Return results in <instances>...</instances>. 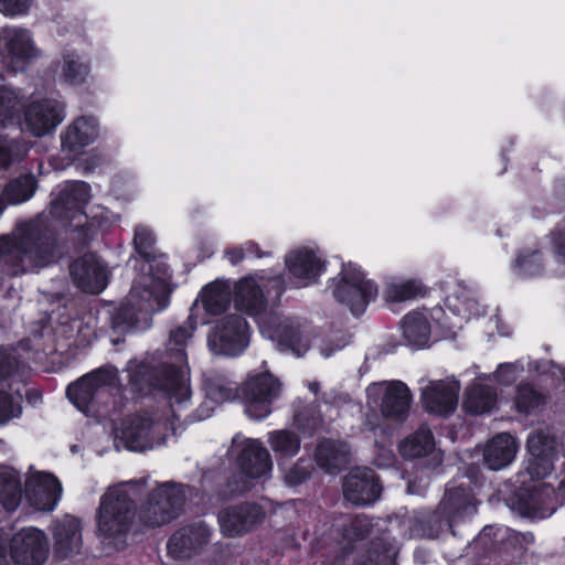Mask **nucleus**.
Returning <instances> with one entry per match:
<instances>
[{"label": "nucleus", "instance_id": "nucleus-1", "mask_svg": "<svg viewBox=\"0 0 565 565\" xmlns=\"http://www.w3.org/2000/svg\"><path fill=\"white\" fill-rule=\"evenodd\" d=\"M196 322L190 316L186 322L170 331L167 343V353L170 361H162L156 365L148 362L128 364V384L131 392L141 396L161 395L179 419L175 411L185 408L191 398V388L185 383L182 366L186 364V342L192 337Z\"/></svg>", "mask_w": 565, "mask_h": 565}, {"label": "nucleus", "instance_id": "nucleus-2", "mask_svg": "<svg viewBox=\"0 0 565 565\" xmlns=\"http://www.w3.org/2000/svg\"><path fill=\"white\" fill-rule=\"evenodd\" d=\"M60 248V231L50 215L40 213L18 223L12 235L0 236V286L53 264Z\"/></svg>", "mask_w": 565, "mask_h": 565}, {"label": "nucleus", "instance_id": "nucleus-3", "mask_svg": "<svg viewBox=\"0 0 565 565\" xmlns=\"http://www.w3.org/2000/svg\"><path fill=\"white\" fill-rule=\"evenodd\" d=\"M90 199V186L85 181H66L50 203L51 216L68 220L67 235L75 247H87L90 242L109 226L107 216H88L85 206Z\"/></svg>", "mask_w": 565, "mask_h": 565}, {"label": "nucleus", "instance_id": "nucleus-4", "mask_svg": "<svg viewBox=\"0 0 565 565\" xmlns=\"http://www.w3.org/2000/svg\"><path fill=\"white\" fill-rule=\"evenodd\" d=\"M136 515V502L126 491L111 490L105 493L96 515L98 537L115 546H126Z\"/></svg>", "mask_w": 565, "mask_h": 565}, {"label": "nucleus", "instance_id": "nucleus-5", "mask_svg": "<svg viewBox=\"0 0 565 565\" xmlns=\"http://www.w3.org/2000/svg\"><path fill=\"white\" fill-rule=\"evenodd\" d=\"M190 486L166 481L151 490L140 507L138 519L141 525L156 529L177 520L184 511Z\"/></svg>", "mask_w": 565, "mask_h": 565}, {"label": "nucleus", "instance_id": "nucleus-6", "mask_svg": "<svg viewBox=\"0 0 565 565\" xmlns=\"http://www.w3.org/2000/svg\"><path fill=\"white\" fill-rule=\"evenodd\" d=\"M328 288L337 302L348 307L355 317L362 316L379 294L375 281L366 279L362 268L351 262L342 264L341 271L328 280Z\"/></svg>", "mask_w": 565, "mask_h": 565}, {"label": "nucleus", "instance_id": "nucleus-7", "mask_svg": "<svg viewBox=\"0 0 565 565\" xmlns=\"http://www.w3.org/2000/svg\"><path fill=\"white\" fill-rule=\"evenodd\" d=\"M117 377L115 367H98L68 384L66 396L82 413H99L111 399L107 387L114 386Z\"/></svg>", "mask_w": 565, "mask_h": 565}, {"label": "nucleus", "instance_id": "nucleus-8", "mask_svg": "<svg viewBox=\"0 0 565 565\" xmlns=\"http://www.w3.org/2000/svg\"><path fill=\"white\" fill-rule=\"evenodd\" d=\"M482 487V475L471 466L466 476L451 479L439 505L458 524L477 512V490Z\"/></svg>", "mask_w": 565, "mask_h": 565}, {"label": "nucleus", "instance_id": "nucleus-9", "mask_svg": "<svg viewBox=\"0 0 565 565\" xmlns=\"http://www.w3.org/2000/svg\"><path fill=\"white\" fill-rule=\"evenodd\" d=\"M250 327L237 313L218 319L207 334V345L212 353L224 356H239L248 348Z\"/></svg>", "mask_w": 565, "mask_h": 565}, {"label": "nucleus", "instance_id": "nucleus-10", "mask_svg": "<svg viewBox=\"0 0 565 565\" xmlns=\"http://www.w3.org/2000/svg\"><path fill=\"white\" fill-rule=\"evenodd\" d=\"M264 507L255 501H243L222 508L217 513L220 532L224 537H243L256 531L265 521Z\"/></svg>", "mask_w": 565, "mask_h": 565}, {"label": "nucleus", "instance_id": "nucleus-11", "mask_svg": "<svg viewBox=\"0 0 565 565\" xmlns=\"http://www.w3.org/2000/svg\"><path fill=\"white\" fill-rule=\"evenodd\" d=\"M279 390V381L269 372L248 376L242 386L246 415L256 420L265 419L271 413V405Z\"/></svg>", "mask_w": 565, "mask_h": 565}, {"label": "nucleus", "instance_id": "nucleus-12", "mask_svg": "<svg viewBox=\"0 0 565 565\" xmlns=\"http://www.w3.org/2000/svg\"><path fill=\"white\" fill-rule=\"evenodd\" d=\"M504 502L523 518L545 519L556 511L554 488L550 486L518 487L504 498Z\"/></svg>", "mask_w": 565, "mask_h": 565}, {"label": "nucleus", "instance_id": "nucleus-13", "mask_svg": "<svg viewBox=\"0 0 565 565\" xmlns=\"http://www.w3.org/2000/svg\"><path fill=\"white\" fill-rule=\"evenodd\" d=\"M285 266L291 284L300 289L318 284L327 271L328 262L313 249L300 247L286 255Z\"/></svg>", "mask_w": 565, "mask_h": 565}, {"label": "nucleus", "instance_id": "nucleus-14", "mask_svg": "<svg viewBox=\"0 0 565 565\" xmlns=\"http://www.w3.org/2000/svg\"><path fill=\"white\" fill-rule=\"evenodd\" d=\"M10 556L18 565H41L49 557L45 533L34 526L19 530L10 539Z\"/></svg>", "mask_w": 565, "mask_h": 565}, {"label": "nucleus", "instance_id": "nucleus-15", "mask_svg": "<svg viewBox=\"0 0 565 565\" xmlns=\"http://www.w3.org/2000/svg\"><path fill=\"white\" fill-rule=\"evenodd\" d=\"M382 490L380 477L369 467H353L343 478V497L354 505L365 507L374 503Z\"/></svg>", "mask_w": 565, "mask_h": 565}, {"label": "nucleus", "instance_id": "nucleus-16", "mask_svg": "<svg viewBox=\"0 0 565 565\" xmlns=\"http://www.w3.org/2000/svg\"><path fill=\"white\" fill-rule=\"evenodd\" d=\"M73 284L84 292L97 295L108 284L107 268L95 253H86L70 265Z\"/></svg>", "mask_w": 565, "mask_h": 565}, {"label": "nucleus", "instance_id": "nucleus-17", "mask_svg": "<svg viewBox=\"0 0 565 565\" xmlns=\"http://www.w3.org/2000/svg\"><path fill=\"white\" fill-rule=\"evenodd\" d=\"M212 531L204 522L192 523L175 531L168 540V554L175 559H188L209 542Z\"/></svg>", "mask_w": 565, "mask_h": 565}, {"label": "nucleus", "instance_id": "nucleus-18", "mask_svg": "<svg viewBox=\"0 0 565 565\" xmlns=\"http://www.w3.org/2000/svg\"><path fill=\"white\" fill-rule=\"evenodd\" d=\"M25 129L35 137L53 131L63 120V107L55 99H40L30 103L23 114Z\"/></svg>", "mask_w": 565, "mask_h": 565}, {"label": "nucleus", "instance_id": "nucleus-19", "mask_svg": "<svg viewBox=\"0 0 565 565\" xmlns=\"http://www.w3.org/2000/svg\"><path fill=\"white\" fill-rule=\"evenodd\" d=\"M460 383L457 380H439L430 382L422 391V405L429 414L448 416L458 406Z\"/></svg>", "mask_w": 565, "mask_h": 565}, {"label": "nucleus", "instance_id": "nucleus-20", "mask_svg": "<svg viewBox=\"0 0 565 565\" xmlns=\"http://www.w3.org/2000/svg\"><path fill=\"white\" fill-rule=\"evenodd\" d=\"M62 492V484L51 472L40 471L25 481V497L31 507L39 511H53Z\"/></svg>", "mask_w": 565, "mask_h": 565}, {"label": "nucleus", "instance_id": "nucleus-21", "mask_svg": "<svg viewBox=\"0 0 565 565\" xmlns=\"http://www.w3.org/2000/svg\"><path fill=\"white\" fill-rule=\"evenodd\" d=\"M4 51L7 66L14 73L25 71L36 57V47L31 32L24 29H13L6 32Z\"/></svg>", "mask_w": 565, "mask_h": 565}, {"label": "nucleus", "instance_id": "nucleus-22", "mask_svg": "<svg viewBox=\"0 0 565 565\" xmlns=\"http://www.w3.org/2000/svg\"><path fill=\"white\" fill-rule=\"evenodd\" d=\"M99 125L95 117L79 116L61 135V146L64 152L76 158L98 137Z\"/></svg>", "mask_w": 565, "mask_h": 565}, {"label": "nucleus", "instance_id": "nucleus-23", "mask_svg": "<svg viewBox=\"0 0 565 565\" xmlns=\"http://www.w3.org/2000/svg\"><path fill=\"white\" fill-rule=\"evenodd\" d=\"M233 302L237 311L252 318L264 315L268 307V299L256 279L248 275L234 285Z\"/></svg>", "mask_w": 565, "mask_h": 565}, {"label": "nucleus", "instance_id": "nucleus-24", "mask_svg": "<svg viewBox=\"0 0 565 565\" xmlns=\"http://www.w3.org/2000/svg\"><path fill=\"white\" fill-rule=\"evenodd\" d=\"M239 473L248 479L267 475L273 462L268 450L257 439H247L235 459Z\"/></svg>", "mask_w": 565, "mask_h": 565}, {"label": "nucleus", "instance_id": "nucleus-25", "mask_svg": "<svg viewBox=\"0 0 565 565\" xmlns=\"http://www.w3.org/2000/svg\"><path fill=\"white\" fill-rule=\"evenodd\" d=\"M54 554L58 559H67L78 553L82 546V522L78 518L66 515L57 520L53 527Z\"/></svg>", "mask_w": 565, "mask_h": 565}, {"label": "nucleus", "instance_id": "nucleus-26", "mask_svg": "<svg viewBox=\"0 0 565 565\" xmlns=\"http://www.w3.org/2000/svg\"><path fill=\"white\" fill-rule=\"evenodd\" d=\"M153 426L151 417L132 415L122 419L120 439L130 451H143L153 446Z\"/></svg>", "mask_w": 565, "mask_h": 565}, {"label": "nucleus", "instance_id": "nucleus-27", "mask_svg": "<svg viewBox=\"0 0 565 565\" xmlns=\"http://www.w3.org/2000/svg\"><path fill=\"white\" fill-rule=\"evenodd\" d=\"M313 457L321 470L334 473L348 466L351 449L347 441L323 437L317 443Z\"/></svg>", "mask_w": 565, "mask_h": 565}, {"label": "nucleus", "instance_id": "nucleus-28", "mask_svg": "<svg viewBox=\"0 0 565 565\" xmlns=\"http://www.w3.org/2000/svg\"><path fill=\"white\" fill-rule=\"evenodd\" d=\"M107 313L110 329L119 335L143 331L150 327L147 313L130 302L111 306Z\"/></svg>", "mask_w": 565, "mask_h": 565}, {"label": "nucleus", "instance_id": "nucleus-29", "mask_svg": "<svg viewBox=\"0 0 565 565\" xmlns=\"http://www.w3.org/2000/svg\"><path fill=\"white\" fill-rule=\"evenodd\" d=\"M413 396L402 381H393L386 387L380 405L384 418L404 422L408 415Z\"/></svg>", "mask_w": 565, "mask_h": 565}, {"label": "nucleus", "instance_id": "nucleus-30", "mask_svg": "<svg viewBox=\"0 0 565 565\" xmlns=\"http://www.w3.org/2000/svg\"><path fill=\"white\" fill-rule=\"evenodd\" d=\"M30 366L13 348L0 345V384L10 382L8 388L18 397H22L20 390L13 388V383L26 384Z\"/></svg>", "mask_w": 565, "mask_h": 565}, {"label": "nucleus", "instance_id": "nucleus-31", "mask_svg": "<svg viewBox=\"0 0 565 565\" xmlns=\"http://www.w3.org/2000/svg\"><path fill=\"white\" fill-rule=\"evenodd\" d=\"M140 271L142 275L135 285H140L149 296L152 295L153 288L164 287L171 278L167 256L158 252L142 260Z\"/></svg>", "mask_w": 565, "mask_h": 565}, {"label": "nucleus", "instance_id": "nucleus-32", "mask_svg": "<svg viewBox=\"0 0 565 565\" xmlns=\"http://www.w3.org/2000/svg\"><path fill=\"white\" fill-rule=\"evenodd\" d=\"M403 339L413 349H424L428 345L431 326L428 318L418 311L406 313L401 321Z\"/></svg>", "mask_w": 565, "mask_h": 565}, {"label": "nucleus", "instance_id": "nucleus-33", "mask_svg": "<svg viewBox=\"0 0 565 565\" xmlns=\"http://www.w3.org/2000/svg\"><path fill=\"white\" fill-rule=\"evenodd\" d=\"M415 529L420 532L422 536L427 539H438L443 533L450 532L457 535L455 526L457 525L448 513L438 507L435 510L425 511L416 515Z\"/></svg>", "mask_w": 565, "mask_h": 565}, {"label": "nucleus", "instance_id": "nucleus-34", "mask_svg": "<svg viewBox=\"0 0 565 565\" xmlns=\"http://www.w3.org/2000/svg\"><path fill=\"white\" fill-rule=\"evenodd\" d=\"M516 452L515 439L509 433L495 435L484 449V462L491 470H499L511 463Z\"/></svg>", "mask_w": 565, "mask_h": 565}, {"label": "nucleus", "instance_id": "nucleus-35", "mask_svg": "<svg viewBox=\"0 0 565 565\" xmlns=\"http://www.w3.org/2000/svg\"><path fill=\"white\" fill-rule=\"evenodd\" d=\"M38 189L39 180L33 173H20L4 184L2 200L8 205L23 204L34 196Z\"/></svg>", "mask_w": 565, "mask_h": 565}, {"label": "nucleus", "instance_id": "nucleus-36", "mask_svg": "<svg viewBox=\"0 0 565 565\" xmlns=\"http://www.w3.org/2000/svg\"><path fill=\"white\" fill-rule=\"evenodd\" d=\"M232 299L230 284L223 280H214L205 285L201 291L202 306L206 313L220 316L224 313Z\"/></svg>", "mask_w": 565, "mask_h": 565}, {"label": "nucleus", "instance_id": "nucleus-37", "mask_svg": "<svg viewBox=\"0 0 565 565\" xmlns=\"http://www.w3.org/2000/svg\"><path fill=\"white\" fill-rule=\"evenodd\" d=\"M273 339L281 350L291 351L297 356H301L309 350V343L303 337L300 326L289 320L274 327Z\"/></svg>", "mask_w": 565, "mask_h": 565}, {"label": "nucleus", "instance_id": "nucleus-38", "mask_svg": "<svg viewBox=\"0 0 565 565\" xmlns=\"http://www.w3.org/2000/svg\"><path fill=\"white\" fill-rule=\"evenodd\" d=\"M90 61L87 56L75 51L63 54L60 78L70 86H81L86 83L90 74Z\"/></svg>", "mask_w": 565, "mask_h": 565}, {"label": "nucleus", "instance_id": "nucleus-39", "mask_svg": "<svg viewBox=\"0 0 565 565\" xmlns=\"http://www.w3.org/2000/svg\"><path fill=\"white\" fill-rule=\"evenodd\" d=\"M393 543L384 537H374L366 548L356 556L355 565H397Z\"/></svg>", "mask_w": 565, "mask_h": 565}, {"label": "nucleus", "instance_id": "nucleus-40", "mask_svg": "<svg viewBox=\"0 0 565 565\" xmlns=\"http://www.w3.org/2000/svg\"><path fill=\"white\" fill-rule=\"evenodd\" d=\"M435 448V437L429 428L420 427L403 439L398 451L405 459H415L429 455Z\"/></svg>", "mask_w": 565, "mask_h": 565}, {"label": "nucleus", "instance_id": "nucleus-41", "mask_svg": "<svg viewBox=\"0 0 565 565\" xmlns=\"http://www.w3.org/2000/svg\"><path fill=\"white\" fill-rule=\"evenodd\" d=\"M429 291L430 288L427 287L423 280L409 278L387 285L384 296L387 302L399 303L418 298H426Z\"/></svg>", "mask_w": 565, "mask_h": 565}, {"label": "nucleus", "instance_id": "nucleus-42", "mask_svg": "<svg viewBox=\"0 0 565 565\" xmlns=\"http://www.w3.org/2000/svg\"><path fill=\"white\" fill-rule=\"evenodd\" d=\"M205 398L214 405L233 401L237 397L238 388L234 382L220 374L205 376L202 382Z\"/></svg>", "mask_w": 565, "mask_h": 565}, {"label": "nucleus", "instance_id": "nucleus-43", "mask_svg": "<svg viewBox=\"0 0 565 565\" xmlns=\"http://www.w3.org/2000/svg\"><path fill=\"white\" fill-rule=\"evenodd\" d=\"M294 426L306 437L323 431L326 422L319 405L311 403L296 409Z\"/></svg>", "mask_w": 565, "mask_h": 565}, {"label": "nucleus", "instance_id": "nucleus-44", "mask_svg": "<svg viewBox=\"0 0 565 565\" xmlns=\"http://www.w3.org/2000/svg\"><path fill=\"white\" fill-rule=\"evenodd\" d=\"M268 444L279 459H291L301 448V439L290 429H277L268 434Z\"/></svg>", "mask_w": 565, "mask_h": 565}, {"label": "nucleus", "instance_id": "nucleus-45", "mask_svg": "<svg viewBox=\"0 0 565 565\" xmlns=\"http://www.w3.org/2000/svg\"><path fill=\"white\" fill-rule=\"evenodd\" d=\"M546 396L530 382H520L515 390L514 406L519 414L530 415L543 407Z\"/></svg>", "mask_w": 565, "mask_h": 565}, {"label": "nucleus", "instance_id": "nucleus-46", "mask_svg": "<svg viewBox=\"0 0 565 565\" xmlns=\"http://www.w3.org/2000/svg\"><path fill=\"white\" fill-rule=\"evenodd\" d=\"M497 401V395L491 387L477 384L466 393L465 408L472 415H481L490 412Z\"/></svg>", "mask_w": 565, "mask_h": 565}, {"label": "nucleus", "instance_id": "nucleus-47", "mask_svg": "<svg viewBox=\"0 0 565 565\" xmlns=\"http://www.w3.org/2000/svg\"><path fill=\"white\" fill-rule=\"evenodd\" d=\"M372 519L365 514L349 516L338 530L339 535L347 543H355L365 540L372 532Z\"/></svg>", "mask_w": 565, "mask_h": 565}, {"label": "nucleus", "instance_id": "nucleus-48", "mask_svg": "<svg viewBox=\"0 0 565 565\" xmlns=\"http://www.w3.org/2000/svg\"><path fill=\"white\" fill-rule=\"evenodd\" d=\"M21 502V483L18 477L0 473V504L8 511L15 510Z\"/></svg>", "mask_w": 565, "mask_h": 565}, {"label": "nucleus", "instance_id": "nucleus-49", "mask_svg": "<svg viewBox=\"0 0 565 565\" xmlns=\"http://www.w3.org/2000/svg\"><path fill=\"white\" fill-rule=\"evenodd\" d=\"M515 269L524 277L541 275L544 270L542 250L539 248L521 250L515 259Z\"/></svg>", "mask_w": 565, "mask_h": 565}, {"label": "nucleus", "instance_id": "nucleus-50", "mask_svg": "<svg viewBox=\"0 0 565 565\" xmlns=\"http://www.w3.org/2000/svg\"><path fill=\"white\" fill-rule=\"evenodd\" d=\"M18 120V98L13 90L0 87V125L7 127Z\"/></svg>", "mask_w": 565, "mask_h": 565}, {"label": "nucleus", "instance_id": "nucleus-51", "mask_svg": "<svg viewBox=\"0 0 565 565\" xmlns=\"http://www.w3.org/2000/svg\"><path fill=\"white\" fill-rule=\"evenodd\" d=\"M315 470L310 458H299L285 473V482L290 487H297L311 478Z\"/></svg>", "mask_w": 565, "mask_h": 565}, {"label": "nucleus", "instance_id": "nucleus-52", "mask_svg": "<svg viewBox=\"0 0 565 565\" xmlns=\"http://www.w3.org/2000/svg\"><path fill=\"white\" fill-rule=\"evenodd\" d=\"M134 248L141 260L157 253L154 234L145 226H137L134 235Z\"/></svg>", "mask_w": 565, "mask_h": 565}, {"label": "nucleus", "instance_id": "nucleus-53", "mask_svg": "<svg viewBox=\"0 0 565 565\" xmlns=\"http://www.w3.org/2000/svg\"><path fill=\"white\" fill-rule=\"evenodd\" d=\"M556 454H543L531 456L527 466V472L532 479H544L550 476L554 469Z\"/></svg>", "mask_w": 565, "mask_h": 565}, {"label": "nucleus", "instance_id": "nucleus-54", "mask_svg": "<svg viewBox=\"0 0 565 565\" xmlns=\"http://www.w3.org/2000/svg\"><path fill=\"white\" fill-rule=\"evenodd\" d=\"M526 448L530 456L556 454L554 440L543 433L531 434L527 438Z\"/></svg>", "mask_w": 565, "mask_h": 565}, {"label": "nucleus", "instance_id": "nucleus-55", "mask_svg": "<svg viewBox=\"0 0 565 565\" xmlns=\"http://www.w3.org/2000/svg\"><path fill=\"white\" fill-rule=\"evenodd\" d=\"M548 238L556 262L565 264V224H557L548 234Z\"/></svg>", "mask_w": 565, "mask_h": 565}, {"label": "nucleus", "instance_id": "nucleus-56", "mask_svg": "<svg viewBox=\"0 0 565 565\" xmlns=\"http://www.w3.org/2000/svg\"><path fill=\"white\" fill-rule=\"evenodd\" d=\"M267 298L273 297L275 303H279L282 295L286 292V280L282 275L271 277L265 285Z\"/></svg>", "mask_w": 565, "mask_h": 565}, {"label": "nucleus", "instance_id": "nucleus-57", "mask_svg": "<svg viewBox=\"0 0 565 565\" xmlns=\"http://www.w3.org/2000/svg\"><path fill=\"white\" fill-rule=\"evenodd\" d=\"M29 7L30 0H0V12L9 17L23 14Z\"/></svg>", "mask_w": 565, "mask_h": 565}, {"label": "nucleus", "instance_id": "nucleus-58", "mask_svg": "<svg viewBox=\"0 0 565 565\" xmlns=\"http://www.w3.org/2000/svg\"><path fill=\"white\" fill-rule=\"evenodd\" d=\"M13 406L12 395L0 390V424L7 423L13 416H19L21 408H18V414H13Z\"/></svg>", "mask_w": 565, "mask_h": 565}, {"label": "nucleus", "instance_id": "nucleus-59", "mask_svg": "<svg viewBox=\"0 0 565 565\" xmlns=\"http://www.w3.org/2000/svg\"><path fill=\"white\" fill-rule=\"evenodd\" d=\"M498 383L511 385L515 381V366L512 363H501L494 373Z\"/></svg>", "mask_w": 565, "mask_h": 565}, {"label": "nucleus", "instance_id": "nucleus-60", "mask_svg": "<svg viewBox=\"0 0 565 565\" xmlns=\"http://www.w3.org/2000/svg\"><path fill=\"white\" fill-rule=\"evenodd\" d=\"M215 407L216 405L210 403V401L205 398V401L195 409V412L186 417V423L204 420L211 417Z\"/></svg>", "mask_w": 565, "mask_h": 565}, {"label": "nucleus", "instance_id": "nucleus-61", "mask_svg": "<svg viewBox=\"0 0 565 565\" xmlns=\"http://www.w3.org/2000/svg\"><path fill=\"white\" fill-rule=\"evenodd\" d=\"M226 488L230 493V497L243 494L248 490V486L246 484V482L241 480V478L236 476H232L226 480Z\"/></svg>", "mask_w": 565, "mask_h": 565}, {"label": "nucleus", "instance_id": "nucleus-62", "mask_svg": "<svg viewBox=\"0 0 565 565\" xmlns=\"http://www.w3.org/2000/svg\"><path fill=\"white\" fill-rule=\"evenodd\" d=\"M245 256L246 257H254V258H264L271 255L270 252H264L259 247V245L254 241H247L244 244H242Z\"/></svg>", "mask_w": 565, "mask_h": 565}, {"label": "nucleus", "instance_id": "nucleus-63", "mask_svg": "<svg viewBox=\"0 0 565 565\" xmlns=\"http://www.w3.org/2000/svg\"><path fill=\"white\" fill-rule=\"evenodd\" d=\"M225 256L233 266L238 265L246 258L245 252H244V248L242 245L226 249Z\"/></svg>", "mask_w": 565, "mask_h": 565}, {"label": "nucleus", "instance_id": "nucleus-64", "mask_svg": "<svg viewBox=\"0 0 565 565\" xmlns=\"http://www.w3.org/2000/svg\"><path fill=\"white\" fill-rule=\"evenodd\" d=\"M8 552H10V540L4 537L0 531V565L8 564Z\"/></svg>", "mask_w": 565, "mask_h": 565}]
</instances>
